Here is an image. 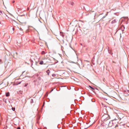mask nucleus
<instances>
[{
	"label": "nucleus",
	"instance_id": "obj_9",
	"mask_svg": "<svg viewBox=\"0 0 129 129\" xmlns=\"http://www.w3.org/2000/svg\"><path fill=\"white\" fill-rule=\"evenodd\" d=\"M43 63H44V62H43V61H41L39 63L40 64H43Z\"/></svg>",
	"mask_w": 129,
	"mask_h": 129
},
{
	"label": "nucleus",
	"instance_id": "obj_26",
	"mask_svg": "<svg viewBox=\"0 0 129 129\" xmlns=\"http://www.w3.org/2000/svg\"><path fill=\"white\" fill-rule=\"evenodd\" d=\"M14 2H15L14 1H13V3H14Z\"/></svg>",
	"mask_w": 129,
	"mask_h": 129
},
{
	"label": "nucleus",
	"instance_id": "obj_1",
	"mask_svg": "<svg viewBox=\"0 0 129 129\" xmlns=\"http://www.w3.org/2000/svg\"><path fill=\"white\" fill-rule=\"evenodd\" d=\"M107 116H108L107 114H104L103 115L102 117V119L103 120H105L107 118Z\"/></svg>",
	"mask_w": 129,
	"mask_h": 129
},
{
	"label": "nucleus",
	"instance_id": "obj_2",
	"mask_svg": "<svg viewBox=\"0 0 129 129\" xmlns=\"http://www.w3.org/2000/svg\"><path fill=\"white\" fill-rule=\"evenodd\" d=\"M103 112L104 114H107V112L106 110V108H105L103 109Z\"/></svg>",
	"mask_w": 129,
	"mask_h": 129
},
{
	"label": "nucleus",
	"instance_id": "obj_17",
	"mask_svg": "<svg viewBox=\"0 0 129 129\" xmlns=\"http://www.w3.org/2000/svg\"><path fill=\"white\" fill-rule=\"evenodd\" d=\"M91 101L92 102H94L95 101V100L94 99H92L91 100Z\"/></svg>",
	"mask_w": 129,
	"mask_h": 129
},
{
	"label": "nucleus",
	"instance_id": "obj_19",
	"mask_svg": "<svg viewBox=\"0 0 129 129\" xmlns=\"http://www.w3.org/2000/svg\"><path fill=\"white\" fill-rule=\"evenodd\" d=\"M27 85H28L27 83H26V84H25V85L24 86L25 87Z\"/></svg>",
	"mask_w": 129,
	"mask_h": 129
},
{
	"label": "nucleus",
	"instance_id": "obj_18",
	"mask_svg": "<svg viewBox=\"0 0 129 129\" xmlns=\"http://www.w3.org/2000/svg\"><path fill=\"white\" fill-rule=\"evenodd\" d=\"M129 92V90H126L125 91V92Z\"/></svg>",
	"mask_w": 129,
	"mask_h": 129
},
{
	"label": "nucleus",
	"instance_id": "obj_22",
	"mask_svg": "<svg viewBox=\"0 0 129 129\" xmlns=\"http://www.w3.org/2000/svg\"><path fill=\"white\" fill-rule=\"evenodd\" d=\"M2 61V60L0 59V64L1 63V62Z\"/></svg>",
	"mask_w": 129,
	"mask_h": 129
},
{
	"label": "nucleus",
	"instance_id": "obj_21",
	"mask_svg": "<svg viewBox=\"0 0 129 129\" xmlns=\"http://www.w3.org/2000/svg\"><path fill=\"white\" fill-rule=\"evenodd\" d=\"M17 129H21L20 127H17Z\"/></svg>",
	"mask_w": 129,
	"mask_h": 129
},
{
	"label": "nucleus",
	"instance_id": "obj_28",
	"mask_svg": "<svg viewBox=\"0 0 129 129\" xmlns=\"http://www.w3.org/2000/svg\"><path fill=\"white\" fill-rule=\"evenodd\" d=\"M107 14L106 15L107 16Z\"/></svg>",
	"mask_w": 129,
	"mask_h": 129
},
{
	"label": "nucleus",
	"instance_id": "obj_14",
	"mask_svg": "<svg viewBox=\"0 0 129 129\" xmlns=\"http://www.w3.org/2000/svg\"><path fill=\"white\" fill-rule=\"evenodd\" d=\"M71 5L72 6H73L74 4V3L73 2H71Z\"/></svg>",
	"mask_w": 129,
	"mask_h": 129
},
{
	"label": "nucleus",
	"instance_id": "obj_13",
	"mask_svg": "<svg viewBox=\"0 0 129 129\" xmlns=\"http://www.w3.org/2000/svg\"><path fill=\"white\" fill-rule=\"evenodd\" d=\"M30 62H31V67H32V68H33V67H32V65H33V63H32V62H33V61L32 60H31V59H30Z\"/></svg>",
	"mask_w": 129,
	"mask_h": 129
},
{
	"label": "nucleus",
	"instance_id": "obj_31",
	"mask_svg": "<svg viewBox=\"0 0 129 129\" xmlns=\"http://www.w3.org/2000/svg\"><path fill=\"white\" fill-rule=\"evenodd\" d=\"M104 18H105V16H104L103 17Z\"/></svg>",
	"mask_w": 129,
	"mask_h": 129
},
{
	"label": "nucleus",
	"instance_id": "obj_4",
	"mask_svg": "<svg viewBox=\"0 0 129 129\" xmlns=\"http://www.w3.org/2000/svg\"><path fill=\"white\" fill-rule=\"evenodd\" d=\"M19 30H20V34L21 35H23V29L21 28L19 29Z\"/></svg>",
	"mask_w": 129,
	"mask_h": 129
},
{
	"label": "nucleus",
	"instance_id": "obj_11",
	"mask_svg": "<svg viewBox=\"0 0 129 129\" xmlns=\"http://www.w3.org/2000/svg\"><path fill=\"white\" fill-rule=\"evenodd\" d=\"M30 102L31 104H32L34 103V101L33 99H31L30 101Z\"/></svg>",
	"mask_w": 129,
	"mask_h": 129
},
{
	"label": "nucleus",
	"instance_id": "obj_27",
	"mask_svg": "<svg viewBox=\"0 0 129 129\" xmlns=\"http://www.w3.org/2000/svg\"><path fill=\"white\" fill-rule=\"evenodd\" d=\"M63 43H64V41L63 40Z\"/></svg>",
	"mask_w": 129,
	"mask_h": 129
},
{
	"label": "nucleus",
	"instance_id": "obj_7",
	"mask_svg": "<svg viewBox=\"0 0 129 129\" xmlns=\"http://www.w3.org/2000/svg\"><path fill=\"white\" fill-rule=\"evenodd\" d=\"M21 82H17V83H15V85H17L19 84H20L21 83Z\"/></svg>",
	"mask_w": 129,
	"mask_h": 129
},
{
	"label": "nucleus",
	"instance_id": "obj_30",
	"mask_svg": "<svg viewBox=\"0 0 129 129\" xmlns=\"http://www.w3.org/2000/svg\"><path fill=\"white\" fill-rule=\"evenodd\" d=\"M44 106V105H43V106Z\"/></svg>",
	"mask_w": 129,
	"mask_h": 129
},
{
	"label": "nucleus",
	"instance_id": "obj_8",
	"mask_svg": "<svg viewBox=\"0 0 129 129\" xmlns=\"http://www.w3.org/2000/svg\"><path fill=\"white\" fill-rule=\"evenodd\" d=\"M116 22V21L115 20H114L112 21V23H114Z\"/></svg>",
	"mask_w": 129,
	"mask_h": 129
},
{
	"label": "nucleus",
	"instance_id": "obj_20",
	"mask_svg": "<svg viewBox=\"0 0 129 129\" xmlns=\"http://www.w3.org/2000/svg\"><path fill=\"white\" fill-rule=\"evenodd\" d=\"M19 93H20L21 94H22V91H21V90L19 91Z\"/></svg>",
	"mask_w": 129,
	"mask_h": 129
},
{
	"label": "nucleus",
	"instance_id": "obj_25",
	"mask_svg": "<svg viewBox=\"0 0 129 129\" xmlns=\"http://www.w3.org/2000/svg\"><path fill=\"white\" fill-rule=\"evenodd\" d=\"M15 53L17 54V52H15Z\"/></svg>",
	"mask_w": 129,
	"mask_h": 129
},
{
	"label": "nucleus",
	"instance_id": "obj_12",
	"mask_svg": "<svg viewBox=\"0 0 129 129\" xmlns=\"http://www.w3.org/2000/svg\"><path fill=\"white\" fill-rule=\"evenodd\" d=\"M45 53V52L44 51H42L41 52V54L42 55L44 54Z\"/></svg>",
	"mask_w": 129,
	"mask_h": 129
},
{
	"label": "nucleus",
	"instance_id": "obj_29",
	"mask_svg": "<svg viewBox=\"0 0 129 129\" xmlns=\"http://www.w3.org/2000/svg\"><path fill=\"white\" fill-rule=\"evenodd\" d=\"M13 33H14V32H12V34H13Z\"/></svg>",
	"mask_w": 129,
	"mask_h": 129
},
{
	"label": "nucleus",
	"instance_id": "obj_32",
	"mask_svg": "<svg viewBox=\"0 0 129 129\" xmlns=\"http://www.w3.org/2000/svg\"><path fill=\"white\" fill-rule=\"evenodd\" d=\"M123 30H122V31H123Z\"/></svg>",
	"mask_w": 129,
	"mask_h": 129
},
{
	"label": "nucleus",
	"instance_id": "obj_24",
	"mask_svg": "<svg viewBox=\"0 0 129 129\" xmlns=\"http://www.w3.org/2000/svg\"><path fill=\"white\" fill-rule=\"evenodd\" d=\"M12 29H13V31H14V28H12Z\"/></svg>",
	"mask_w": 129,
	"mask_h": 129
},
{
	"label": "nucleus",
	"instance_id": "obj_3",
	"mask_svg": "<svg viewBox=\"0 0 129 129\" xmlns=\"http://www.w3.org/2000/svg\"><path fill=\"white\" fill-rule=\"evenodd\" d=\"M3 20L0 21V27H2L4 25V24L3 22Z\"/></svg>",
	"mask_w": 129,
	"mask_h": 129
},
{
	"label": "nucleus",
	"instance_id": "obj_5",
	"mask_svg": "<svg viewBox=\"0 0 129 129\" xmlns=\"http://www.w3.org/2000/svg\"><path fill=\"white\" fill-rule=\"evenodd\" d=\"M6 96L8 97L10 95V93L9 92H7L6 93Z\"/></svg>",
	"mask_w": 129,
	"mask_h": 129
},
{
	"label": "nucleus",
	"instance_id": "obj_23",
	"mask_svg": "<svg viewBox=\"0 0 129 129\" xmlns=\"http://www.w3.org/2000/svg\"><path fill=\"white\" fill-rule=\"evenodd\" d=\"M0 13H2V14H2V12L1 11V10H0Z\"/></svg>",
	"mask_w": 129,
	"mask_h": 129
},
{
	"label": "nucleus",
	"instance_id": "obj_16",
	"mask_svg": "<svg viewBox=\"0 0 129 129\" xmlns=\"http://www.w3.org/2000/svg\"><path fill=\"white\" fill-rule=\"evenodd\" d=\"M12 109L13 111H14L15 110V108L12 107Z\"/></svg>",
	"mask_w": 129,
	"mask_h": 129
},
{
	"label": "nucleus",
	"instance_id": "obj_15",
	"mask_svg": "<svg viewBox=\"0 0 129 129\" xmlns=\"http://www.w3.org/2000/svg\"><path fill=\"white\" fill-rule=\"evenodd\" d=\"M52 76L53 77H55L56 76V75L54 74H52Z\"/></svg>",
	"mask_w": 129,
	"mask_h": 129
},
{
	"label": "nucleus",
	"instance_id": "obj_6",
	"mask_svg": "<svg viewBox=\"0 0 129 129\" xmlns=\"http://www.w3.org/2000/svg\"><path fill=\"white\" fill-rule=\"evenodd\" d=\"M46 73H47V74L49 75V74L50 73V71H49V70H48L47 71H46Z\"/></svg>",
	"mask_w": 129,
	"mask_h": 129
},
{
	"label": "nucleus",
	"instance_id": "obj_10",
	"mask_svg": "<svg viewBox=\"0 0 129 129\" xmlns=\"http://www.w3.org/2000/svg\"><path fill=\"white\" fill-rule=\"evenodd\" d=\"M89 87H90V88H91L93 90H94V89L93 87H92L90 85H89Z\"/></svg>",
	"mask_w": 129,
	"mask_h": 129
}]
</instances>
